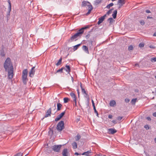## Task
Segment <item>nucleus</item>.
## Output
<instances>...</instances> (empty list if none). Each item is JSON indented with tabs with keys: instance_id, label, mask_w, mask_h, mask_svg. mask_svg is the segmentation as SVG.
I'll return each instance as SVG.
<instances>
[{
	"instance_id": "obj_1",
	"label": "nucleus",
	"mask_w": 156,
	"mask_h": 156,
	"mask_svg": "<svg viewBox=\"0 0 156 156\" xmlns=\"http://www.w3.org/2000/svg\"><path fill=\"white\" fill-rule=\"evenodd\" d=\"M4 66L6 71H7L8 70H9V69H13V66L10 58H8L6 59L5 62Z\"/></svg>"
},
{
	"instance_id": "obj_2",
	"label": "nucleus",
	"mask_w": 156,
	"mask_h": 156,
	"mask_svg": "<svg viewBox=\"0 0 156 156\" xmlns=\"http://www.w3.org/2000/svg\"><path fill=\"white\" fill-rule=\"evenodd\" d=\"M82 5L83 6H88V12L86 13V15L89 14L93 9L92 6L90 4L89 2L84 1L82 3Z\"/></svg>"
},
{
	"instance_id": "obj_3",
	"label": "nucleus",
	"mask_w": 156,
	"mask_h": 156,
	"mask_svg": "<svg viewBox=\"0 0 156 156\" xmlns=\"http://www.w3.org/2000/svg\"><path fill=\"white\" fill-rule=\"evenodd\" d=\"M28 70L27 69L23 70L22 72V78L23 82L24 84H26L28 81L27 78Z\"/></svg>"
},
{
	"instance_id": "obj_4",
	"label": "nucleus",
	"mask_w": 156,
	"mask_h": 156,
	"mask_svg": "<svg viewBox=\"0 0 156 156\" xmlns=\"http://www.w3.org/2000/svg\"><path fill=\"white\" fill-rule=\"evenodd\" d=\"M81 33H80L78 30V32L74 35L72 36L70 38V39L69 40V41H72L75 40L76 41V38L79 37L82 34Z\"/></svg>"
},
{
	"instance_id": "obj_5",
	"label": "nucleus",
	"mask_w": 156,
	"mask_h": 156,
	"mask_svg": "<svg viewBox=\"0 0 156 156\" xmlns=\"http://www.w3.org/2000/svg\"><path fill=\"white\" fill-rule=\"evenodd\" d=\"M64 127V123L63 121L59 122L57 125V129L59 131H61Z\"/></svg>"
},
{
	"instance_id": "obj_6",
	"label": "nucleus",
	"mask_w": 156,
	"mask_h": 156,
	"mask_svg": "<svg viewBox=\"0 0 156 156\" xmlns=\"http://www.w3.org/2000/svg\"><path fill=\"white\" fill-rule=\"evenodd\" d=\"M62 145H54L53 147V151L56 152H59L60 151Z\"/></svg>"
},
{
	"instance_id": "obj_7",
	"label": "nucleus",
	"mask_w": 156,
	"mask_h": 156,
	"mask_svg": "<svg viewBox=\"0 0 156 156\" xmlns=\"http://www.w3.org/2000/svg\"><path fill=\"white\" fill-rule=\"evenodd\" d=\"M8 77L9 79H11L13 77V69H10L8 70Z\"/></svg>"
},
{
	"instance_id": "obj_8",
	"label": "nucleus",
	"mask_w": 156,
	"mask_h": 156,
	"mask_svg": "<svg viewBox=\"0 0 156 156\" xmlns=\"http://www.w3.org/2000/svg\"><path fill=\"white\" fill-rule=\"evenodd\" d=\"M65 112H64L60 113L59 115H58L56 118L55 119V121H57L59 120L65 115Z\"/></svg>"
},
{
	"instance_id": "obj_9",
	"label": "nucleus",
	"mask_w": 156,
	"mask_h": 156,
	"mask_svg": "<svg viewBox=\"0 0 156 156\" xmlns=\"http://www.w3.org/2000/svg\"><path fill=\"white\" fill-rule=\"evenodd\" d=\"M108 133L113 134L117 132V130L115 129L111 128L108 129Z\"/></svg>"
},
{
	"instance_id": "obj_10",
	"label": "nucleus",
	"mask_w": 156,
	"mask_h": 156,
	"mask_svg": "<svg viewBox=\"0 0 156 156\" xmlns=\"http://www.w3.org/2000/svg\"><path fill=\"white\" fill-rule=\"evenodd\" d=\"M106 16V14L105 15L102 16H101V17L99 19V21L98 22V24H100L105 19V17Z\"/></svg>"
},
{
	"instance_id": "obj_11",
	"label": "nucleus",
	"mask_w": 156,
	"mask_h": 156,
	"mask_svg": "<svg viewBox=\"0 0 156 156\" xmlns=\"http://www.w3.org/2000/svg\"><path fill=\"white\" fill-rule=\"evenodd\" d=\"M34 68L35 67H32L29 73V76L31 77H33L34 74L35 72V70H34Z\"/></svg>"
},
{
	"instance_id": "obj_12",
	"label": "nucleus",
	"mask_w": 156,
	"mask_h": 156,
	"mask_svg": "<svg viewBox=\"0 0 156 156\" xmlns=\"http://www.w3.org/2000/svg\"><path fill=\"white\" fill-rule=\"evenodd\" d=\"M69 152L68 150L66 148L63 149L62 152V154L63 156H68L69 155Z\"/></svg>"
},
{
	"instance_id": "obj_13",
	"label": "nucleus",
	"mask_w": 156,
	"mask_h": 156,
	"mask_svg": "<svg viewBox=\"0 0 156 156\" xmlns=\"http://www.w3.org/2000/svg\"><path fill=\"white\" fill-rule=\"evenodd\" d=\"M51 108H49V109L48 110V111L46 112V114L45 115V117H48L50 116L51 114Z\"/></svg>"
},
{
	"instance_id": "obj_14",
	"label": "nucleus",
	"mask_w": 156,
	"mask_h": 156,
	"mask_svg": "<svg viewBox=\"0 0 156 156\" xmlns=\"http://www.w3.org/2000/svg\"><path fill=\"white\" fill-rule=\"evenodd\" d=\"M92 153L91 150L88 151L86 152H84L82 154V155L86 156H90V154Z\"/></svg>"
},
{
	"instance_id": "obj_15",
	"label": "nucleus",
	"mask_w": 156,
	"mask_h": 156,
	"mask_svg": "<svg viewBox=\"0 0 156 156\" xmlns=\"http://www.w3.org/2000/svg\"><path fill=\"white\" fill-rule=\"evenodd\" d=\"M66 68H65V69L68 74H69L70 72V68L69 66L66 65Z\"/></svg>"
},
{
	"instance_id": "obj_16",
	"label": "nucleus",
	"mask_w": 156,
	"mask_h": 156,
	"mask_svg": "<svg viewBox=\"0 0 156 156\" xmlns=\"http://www.w3.org/2000/svg\"><path fill=\"white\" fill-rule=\"evenodd\" d=\"M70 95L73 98V101L76 100V97L75 94L73 92H71L70 93Z\"/></svg>"
},
{
	"instance_id": "obj_17",
	"label": "nucleus",
	"mask_w": 156,
	"mask_h": 156,
	"mask_svg": "<svg viewBox=\"0 0 156 156\" xmlns=\"http://www.w3.org/2000/svg\"><path fill=\"white\" fill-rule=\"evenodd\" d=\"M82 48L83 50L85 51L87 54H89V52L88 51V48L85 45L83 46Z\"/></svg>"
},
{
	"instance_id": "obj_18",
	"label": "nucleus",
	"mask_w": 156,
	"mask_h": 156,
	"mask_svg": "<svg viewBox=\"0 0 156 156\" xmlns=\"http://www.w3.org/2000/svg\"><path fill=\"white\" fill-rule=\"evenodd\" d=\"M89 27V26H87L86 27H82V28H81V29H80V30H79V32L80 33H81V34H82L83 32H84V30H83L84 29H86L87 28H88Z\"/></svg>"
},
{
	"instance_id": "obj_19",
	"label": "nucleus",
	"mask_w": 156,
	"mask_h": 156,
	"mask_svg": "<svg viewBox=\"0 0 156 156\" xmlns=\"http://www.w3.org/2000/svg\"><path fill=\"white\" fill-rule=\"evenodd\" d=\"M89 27V26H87L86 27H82V28H81V29H80V30H79V32L80 33H81V34H82L83 32H84V30H83L84 29H86L87 28H88Z\"/></svg>"
},
{
	"instance_id": "obj_20",
	"label": "nucleus",
	"mask_w": 156,
	"mask_h": 156,
	"mask_svg": "<svg viewBox=\"0 0 156 156\" xmlns=\"http://www.w3.org/2000/svg\"><path fill=\"white\" fill-rule=\"evenodd\" d=\"M62 106V105L59 103L57 104V111H59L61 109V108Z\"/></svg>"
},
{
	"instance_id": "obj_21",
	"label": "nucleus",
	"mask_w": 156,
	"mask_h": 156,
	"mask_svg": "<svg viewBox=\"0 0 156 156\" xmlns=\"http://www.w3.org/2000/svg\"><path fill=\"white\" fill-rule=\"evenodd\" d=\"M109 105L111 106L114 107L116 105V102L114 100L111 101L110 102Z\"/></svg>"
},
{
	"instance_id": "obj_22",
	"label": "nucleus",
	"mask_w": 156,
	"mask_h": 156,
	"mask_svg": "<svg viewBox=\"0 0 156 156\" xmlns=\"http://www.w3.org/2000/svg\"><path fill=\"white\" fill-rule=\"evenodd\" d=\"M120 1V2H119V1H118V4L119 5V8L121 7L122 5L124 4L125 3L124 0H121Z\"/></svg>"
},
{
	"instance_id": "obj_23",
	"label": "nucleus",
	"mask_w": 156,
	"mask_h": 156,
	"mask_svg": "<svg viewBox=\"0 0 156 156\" xmlns=\"http://www.w3.org/2000/svg\"><path fill=\"white\" fill-rule=\"evenodd\" d=\"M117 10H115L113 12V13L112 14V16H113V17L114 19L116 18V17L117 14Z\"/></svg>"
},
{
	"instance_id": "obj_24",
	"label": "nucleus",
	"mask_w": 156,
	"mask_h": 156,
	"mask_svg": "<svg viewBox=\"0 0 156 156\" xmlns=\"http://www.w3.org/2000/svg\"><path fill=\"white\" fill-rule=\"evenodd\" d=\"M72 144V146H73V148L76 149V148H77V143L76 142H73Z\"/></svg>"
},
{
	"instance_id": "obj_25",
	"label": "nucleus",
	"mask_w": 156,
	"mask_h": 156,
	"mask_svg": "<svg viewBox=\"0 0 156 156\" xmlns=\"http://www.w3.org/2000/svg\"><path fill=\"white\" fill-rule=\"evenodd\" d=\"M81 44H79L76 45L74 46L73 47V49L74 51L76 50L78 48V47Z\"/></svg>"
},
{
	"instance_id": "obj_26",
	"label": "nucleus",
	"mask_w": 156,
	"mask_h": 156,
	"mask_svg": "<svg viewBox=\"0 0 156 156\" xmlns=\"http://www.w3.org/2000/svg\"><path fill=\"white\" fill-rule=\"evenodd\" d=\"M62 58H61L59 60L58 62H57V63L56 64V65L57 66H58L59 65H60L62 62Z\"/></svg>"
},
{
	"instance_id": "obj_27",
	"label": "nucleus",
	"mask_w": 156,
	"mask_h": 156,
	"mask_svg": "<svg viewBox=\"0 0 156 156\" xmlns=\"http://www.w3.org/2000/svg\"><path fill=\"white\" fill-rule=\"evenodd\" d=\"M64 69H65V68L62 67L60 69L57 70V71L56 73H58L59 72H60L61 73H62L63 72V70Z\"/></svg>"
},
{
	"instance_id": "obj_28",
	"label": "nucleus",
	"mask_w": 156,
	"mask_h": 156,
	"mask_svg": "<svg viewBox=\"0 0 156 156\" xmlns=\"http://www.w3.org/2000/svg\"><path fill=\"white\" fill-rule=\"evenodd\" d=\"M81 136L79 135L78 134L75 137V139L76 141H78L80 138Z\"/></svg>"
},
{
	"instance_id": "obj_29",
	"label": "nucleus",
	"mask_w": 156,
	"mask_h": 156,
	"mask_svg": "<svg viewBox=\"0 0 156 156\" xmlns=\"http://www.w3.org/2000/svg\"><path fill=\"white\" fill-rule=\"evenodd\" d=\"M63 100L64 103H66L69 101V99L67 98H65L63 99Z\"/></svg>"
},
{
	"instance_id": "obj_30",
	"label": "nucleus",
	"mask_w": 156,
	"mask_h": 156,
	"mask_svg": "<svg viewBox=\"0 0 156 156\" xmlns=\"http://www.w3.org/2000/svg\"><path fill=\"white\" fill-rule=\"evenodd\" d=\"M113 3H111L108 4V5L106 6V8H107L108 9H109L111 7L113 6Z\"/></svg>"
},
{
	"instance_id": "obj_31",
	"label": "nucleus",
	"mask_w": 156,
	"mask_h": 156,
	"mask_svg": "<svg viewBox=\"0 0 156 156\" xmlns=\"http://www.w3.org/2000/svg\"><path fill=\"white\" fill-rule=\"evenodd\" d=\"M136 100H137L136 98H135V99H133L131 101V102L132 104H135L136 101Z\"/></svg>"
},
{
	"instance_id": "obj_32",
	"label": "nucleus",
	"mask_w": 156,
	"mask_h": 156,
	"mask_svg": "<svg viewBox=\"0 0 156 156\" xmlns=\"http://www.w3.org/2000/svg\"><path fill=\"white\" fill-rule=\"evenodd\" d=\"M8 2L9 4V9H10V10H11V2L10 0H8Z\"/></svg>"
},
{
	"instance_id": "obj_33",
	"label": "nucleus",
	"mask_w": 156,
	"mask_h": 156,
	"mask_svg": "<svg viewBox=\"0 0 156 156\" xmlns=\"http://www.w3.org/2000/svg\"><path fill=\"white\" fill-rule=\"evenodd\" d=\"M108 20L109 21L110 23H111L114 21V20L112 18H110L108 19Z\"/></svg>"
},
{
	"instance_id": "obj_34",
	"label": "nucleus",
	"mask_w": 156,
	"mask_h": 156,
	"mask_svg": "<svg viewBox=\"0 0 156 156\" xmlns=\"http://www.w3.org/2000/svg\"><path fill=\"white\" fill-rule=\"evenodd\" d=\"M102 0H96L95 1V3L97 4H99L100 3Z\"/></svg>"
},
{
	"instance_id": "obj_35",
	"label": "nucleus",
	"mask_w": 156,
	"mask_h": 156,
	"mask_svg": "<svg viewBox=\"0 0 156 156\" xmlns=\"http://www.w3.org/2000/svg\"><path fill=\"white\" fill-rule=\"evenodd\" d=\"M133 47L132 45H130L128 47V50H133Z\"/></svg>"
},
{
	"instance_id": "obj_36",
	"label": "nucleus",
	"mask_w": 156,
	"mask_h": 156,
	"mask_svg": "<svg viewBox=\"0 0 156 156\" xmlns=\"http://www.w3.org/2000/svg\"><path fill=\"white\" fill-rule=\"evenodd\" d=\"M94 109V112L95 113H96L97 114V115L98 116V113L97 111L96 110V109L95 106H94L93 107Z\"/></svg>"
},
{
	"instance_id": "obj_37",
	"label": "nucleus",
	"mask_w": 156,
	"mask_h": 156,
	"mask_svg": "<svg viewBox=\"0 0 156 156\" xmlns=\"http://www.w3.org/2000/svg\"><path fill=\"white\" fill-rule=\"evenodd\" d=\"M82 92L83 93L85 94H86V95H87V94L86 92V91L85 89L84 88H82Z\"/></svg>"
},
{
	"instance_id": "obj_38",
	"label": "nucleus",
	"mask_w": 156,
	"mask_h": 156,
	"mask_svg": "<svg viewBox=\"0 0 156 156\" xmlns=\"http://www.w3.org/2000/svg\"><path fill=\"white\" fill-rule=\"evenodd\" d=\"M151 61L152 62H156V58H154L151 59Z\"/></svg>"
},
{
	"instance_id": "obj_39",
	"label": "nucleus",
	"mask_w": 156,
	"mask_h": 156,
	"mask_svg": "<svg viewBox=\"0 0 156 156\" xmlns=\"http://www.w3.org/2000/svg\"><path fill=\"white\" fill-rule=\"evenodd\" d=\"M113 9H111L110 10H109L108 12H107L106 15L107 14L108 15H109L112 12V10Z\"/></svg>"
},
{
	"instance_id": "obj_40",
	"label": "nucleus",
	"mask_w": 156,
	"mask_h": 156,
	"mask_svg": "<svg viewBox=\"0 0 156 156\" xmlns=\"http://www.w3.org/2000/svg\"><path fill=\"white\" fill-rule=\"evenodd\" d=\"M23 154L22 153H20L17 154H16L15 156H22Z\"/></svg>"
},
{
	"instance_id": "obj_41",
	"label": "nucleus",
	"mask_w": 156,
	"mask_h": 156,
	"mask_svg": "<svg viewBox=\"0 0 156 156\" xmlns=\"http://www.w3.org/2000/svg\"><path fill=\"white\" fill-rule=\"evenodd\" d=\"M140 23L142 25H144L145 24V22L143 20H141L140 21Z\"/></svg>"
},
{
	"instance_id": "obj_42",
	"label": "nucleus",
	"mask_w": 156,
	"mask_h": 156,
	"mask_svg": "<svg viewBox=\"0 0 156 156\" xmlns=\"http://www.w3.org/2000/svg\"><path fill=\"white\" fill-rule=\"evenodd\" d=\"M139 46L140 47L142 48V47H143L144 46V44L143 43H141L139 44Z\"/></svg>"
},
{
	"instance_id": "obj_43",
	"label": "nucleus",
	"mask_w": 156,
	"mask_h": 156,
	"mask_svg": "<svg viewBox=\"0 0 156 156\" xmlns=\"http://www.w3.org/2000/svg\"><path fill=\"white\" fill-rule=\"evenodd\" d=\"M122 118V117L121 116L118 117L117 118V119L119 121L121 120Z\"/></svg>"
},
{
	"instance_id": "obj_44",
	"label": "nucleus",
	"mask_w": 156,
	"mask_h": 156,
	"mask_svg": "<svg viewBox=\"0 0 156 156\" xmlns=\"http://www.w3.org/2000/svg\"><path fill=\"white\" fill-rule=\"evenodd\" d=\"M144 128L146 129H149V128L148 126L147 125H145L144 126Z\"/></svg>"
},
{
	"instance_id": "obj_45",
	"label": "nucleus",
	"mask_w": 156,
	"mask_h": 156,
	"mask_svg": "<svg viewBox=\"0 0 156 156\" xmlns=\"http://www.w3.org/2000/svg\"><path fill=\"white\" fill-rule=\"evenodd\" d=\"M5 53H4V52H1V55L2 56H4L5 55Z\"/></svg>"
},
{
	"instance_id": "obj_46",
	"label": "nucleus",
	"mask_w": 156,
	"mask_h": 156,
	"mask_svg": "<svg viewBox=\"0 0 156 156\" xmlns=\"http://www.w3.org/2000/svg\"><path fill=\"white\" fill-rule=\"evenodd\" d=\"M91 101H92V103L93 107H94V106H95V105H94V101L92 99Z\"/></svg>"
},
{
	"instance_id": "obj_47",
	"label": "nucleus",
	"mask_w": 156,
	"mask_h": 156,
	"mask_svg": "<svg viewBox=\"0 0 156 156\" xmlns=\"http://www.w3.org/2000/svg\"><path fill=\"white\" fill-rule=\"evenodd\" d=\"M112 122L114 124H116L117 122H116V121L115 120H113L112 121Z\"/></svg>"
},
{
	"instance_id": "obj_48",
	"label": "nucleus",
	"mask_w": 156,
	"mask_h": 156,
	"mask_svg": "<svg viewBox=\"0 0 156 156\" xmlns=\"http://www.w3.org/2000/svg\"><path fill=\"white\" fill-rule=\"evenodd\" d=\"M125 101L126 102H128L129 101V100L128 99H126Z\"/></svg>"
},
{
	"instance_id": "obj_49",
	"label": "nucleus",
	"mask_w": 156,
	"mask_h": 156,
	"mask_svg": "<svg viewBox=\"0 0 156 156\" xmlns=\"http://www.w3.org/2000/svg\"><path fill=\"white\" fill-rule=\"evenodd\" d=\"M146 12L147 13H151L150 11L149 10H147L146 11Z\"/></svg>"
},
{
	"instance_id": "obj_50",
	"label": "nucleus",
	"mask_w": 156,
	"mask_h": 156,
	"mask_svg": "<svg viewBox=\"0 0 156 156\" xmlns=\"http://www.w3.org/2000/svg\"><path fill=\"white\" fill-rule=\"evenodd\" d=\"M153 115L154 117H156V112L154 113L153 114Z\"/></svg>"
},
{
	"instance_id": "obj_51",
	"label": "nucleus",
	"mask_w": 156,
	"mask_h": 156,
	"mask_svg": "<svg viewBox=\"0 0 156 156\" xmlns=\"http://www.w3.org/2000/svg\"><path fill=\"white\" fill-rule=\"evenodd\" d=\"M112 117V115H108V118L109 119H111Z\"/></svg>"
},
{
	"instance_id": "obj_52",
	"label": "nucleus",
	"mask_w": 156,
	"mask_h": 156,
	"mask_svg": "<svg viewBox=\"0 0 156 156\" xmlns=\"http://www.w3.org/2000/svg\"><path fill=\"white\" fill-rule=\"evenodd\" d=\"M74 101V102H75V104L74 105H75V106H76V104H77L76 101H76Z\"/></svg>"
},
{
	"instance_id": "obj_53",
	"label": "nucleus",
	"mask_w": 156,
	"mask_h": 156,
	"mask_svg": "<svg viewBox=\"0 0 156 156\" xmlns=\"http://www.w3.org/2000/svg\"><path fill=\"white\" fill-rule=\"evenodd\" d=\"M147 119L148 120H151V118L150 117H147Z\"/></svg>"
},
{
	"instance_id": "obj_54",
	"label": "nucleus",
	"mask_w": 156,
	"mask_h": 156,
	"mask_svg": "<svg viewBox=\"0 0 156 156\" xmlns=\"http://www.w3.org/2000/svg\"><path fill=\"white\" fill-rule=\"evenodd\" d=\"M75 154V155H79V154H78V153H77V152H76V153H75V154Z\"/></svg>"
},
{
	"instance_id": "obj_55",
	"label": "nucleus",
	"mask_w": 156,
	"mask_h": 156,
	"mask_svg": "<svg viewBox=\"0 0 156 156\" xmlns=\"http://www.w3.org/2000/svg\"><path fill=\"white\" fill-rule=\"evenodd\" d=\"M80 88H81V89H82V88H83V87H82V84L81 83H80Z\"/></svg>"
},
{
	"instance_id": "obj_56",
	"label": "nucleus",
	"mask_w": 156,
	"mask_h": 156,
	"mask_svg": "<svg viewBox=\"0 0 156 156\" xmlns=\"http://www.w3.org/2000/svg\"><path fill=\"white\" fill-rule=\"evenodd\" d=\"M152 17H149V16H147V19H152Z\"/></svg>"
},
{
	"instance_id": "obj_57",
	"label": "nucleus",
	"mask_w": 156,
	"mask_h": 156,
	"mask_svg": "<svg viewBox=\"0 0 156 156\" xmlns=\"http://www.w3.org/2000/svg\"><path fill=\"white\" fill-rule=\"evenodd\" d=\"M153 36H156V32H155V33H154V34Z\"/></svg>"
},
{
	"instance_id": "obj_58",
	"label": "nucleus",
	"mask_w": 156,
	"mask_h": 156,
	"mask_svg": "<svg viewBox=\"0 0 156 156\" xmlns=\"http://www.w3.org/2000/svg\"><path fill=\"white\" fill-rule=\"evenodd\" d=\"M86 37L87 38H88V35H87L86 36Z\"/></svg>"
},
{
	"instance_id": "obj_59",
	"label": "nucleus",
	"mask_w": 156,
	"mask_h": 156,
	"mask_svg": "<svg viewBox=\"0 0 156 156\" xmlns=\"http://www.w3.org/2000/svg\"><path fill=\"white\" fill-rule=\"evenodd\" d=\"M154 140L155 141V143H156V137L155 138Z\"/></svg>"
},
{
	"instance_id": "obj_60",
	"label": "nucleus",
	"mask_w": 156,
	"mask_h": 156,
	"mask_svg": "<svg viewBox=\"0 0 156 156\" xmlns=\"http://www.w3.org/2000/svg\"><path fill=\"white\" fill-rule=\"evenodd\" d=\"M112 1H115L116 0H112Z\"/></svg>"
},
{
	"instance_id": "obj_61",
	"label": "nucleus",
	"mask_w": 156,
	"mask_h": 156,
	"mask_svg": "<svg viewBox=\"0 0 156 156\" xmlns=\"http://www.w3.org/2000/svg\"><path fill=\"white\" fill-rule=\"evenodd\" d=\"M54 106H55V104L54 105Z\"/></svg>"
},
{
	"instance_id": "obj_62",
	"label": "nucleus",
	"mask_w": 156,
	"mask_h": 156,
	"mask_svg": "<svg viewBox=\"0 0 156 156\" xmlns=\"http://www.w3.org/2000/svg\"><path fill=\"white\" fill-rule=\"evenodd\" d=\"M154 156H156V154H154Z\"/></svg>"
},
{
	"instance_id": "obj_63",
	"label": "nucleus",
	"mask_w": 156,
	"mask_h": 156,
	"mask_svg": "<svg viewBox=\"0 0 156 156\" xmlns=\"http://www.w3.org/2000/svg\"><path fill=\"white\" fill-rule=\"evenodd\" d=\"M155 78L156 79V76H155Z\"/></svg>"
},
{
	"instance_id": "obj_64",
	"label": "nucleus",
	"mask_w": 156,
	"mask_h": 156,
	"mask_svg": "<svg viewBox=\"0 0 156 156\" xmlns=\"http://www.w3.org/2000/svg\"><path fill=\"white\" fill-rule=\"evenodd\" d=\"M103 156H105V155H104Z\"/></svg>"
}]
</instances>
